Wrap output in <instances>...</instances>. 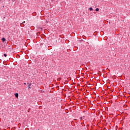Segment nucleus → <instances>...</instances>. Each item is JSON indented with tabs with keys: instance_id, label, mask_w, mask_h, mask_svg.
Masks as SVG:
<instances>
[{
	"instance_id": "1",
	"label": "nucleus",
	"mask_w": 130,
	"mask_h": 130,
	"mask_svg": "<svg viewBox=\"0 0 130 130\" xmlns=\"http://www.w3.org/2000/svg\"><path fill=\"white\" fill-rule=\"evenodd\" d=\"M15 97H16V98H18V97H19V94L16 93V94H15Z\"/></svg>"
},
{
	"instance_id": "2",
	"label": "nucleus",
	"mask_w": 130,
	"mask_h": 130,
	"mask_svg": "<svg viewBox=\"0 0 130 130\" xmlns=\"http://www.w3.org/2000/svg\"><path fill=\"white\" fill-rule=\"evenodd\" d=\"M31 83H28V88H29V89H31V87H30V86H31Z\"/></svg>"
},
{
	"instance_id": "3",
	"label": "nucleus",
	"mask_w": 130,
	"mask_h": 130,
	"mask_svg": "<svg viewBox=\"0 0 130 130\" xmlns=\"http://www.w3.org/2000/svg\"><path fill=\"white\" fill-rule=\"evenodd\" d=\"M2 41H3V42H5V41H6V39L5 38H3Z\"/></svg>"
},
{
	"instance_id": "4",
	"label": "nucleus",
	"mask_w": 130,
	"mask_h": 130,
	"mask_svg": "<svg viewBox=\"0 0 130 130\" xmlns=\"http://www.w3.org/2000/svg\"><path fill=\"white\" fill-rule=\"evenodd\" d=\"M95 11H96V12H99V8H96L95 9Z\"/></svg>"
},
{
	"instance_id": "5",
	"label": "nucleus",
	"mask_w": 130,
	"mask_h": 130,
	"mask_svg": "<svg viewBox=\"0 0 130 130\" xmlns=\"http://www.w3.org/2000/svg\"><path fill=\"white\" fill-rule=\"evenodd\" d=\"M89 10H90V11H93V8H89Z\"/></svg>"
},
{
	"instance_id": "6",
	"label": "nucleus",
	"mask_w": 130,
	"mask_h": 130,
	"mask_svg": "<svg viewBox=\"0 0 130 130\" xmlns=\"http://www.w3.org/2000/svg\"><path fill=\"white\" fill-rule=\"evenodd\" d=\"M4 56H5V57H7V54H4Z\"/></svg>"
},
{
	"instance_id": "7",
	"label": "nucleus",
	"mask_w": 130,
	"mask_h": 130,
	"mask_svg": "<svg viewBox=\"0 0 130 130\" xmlns=\"http://www.w3.org/2000/svg\"><path fill=\"white\" fill-rule=\"evenodd\" d=\"M80 120H82V119H83V117H80Z\"/></svg>"
},
{
	"instance_id": "8",
	"label": "nucleus",
	"mask_w": 130,
	"mask_h": 130,
	"mask_svg": "<svg viewBox=\"0 0 130 130\" xmlns=\"http://www.w3.org/2000/svg\"><path fill=\"white\" fill-rule=\"evenodd\" d=\"M25 23V21L22 22V24H24Z\"/></svg>"
},
{
	"instance_id": "9",
	"label": "nucleus",
	"mask_w": 130,
	"mask_h": 130,
	"mask_svg": "<svg viewBox=\"0 0 130 130\" xmlns=\"http://www.w3.org/2000/svg\"><path fill=\"white\" fill-rule=\"evenodd\" d=\"M24 85H26V83H24Z\"/></svg>"
}]
</instances>
